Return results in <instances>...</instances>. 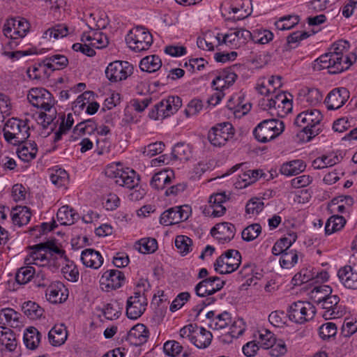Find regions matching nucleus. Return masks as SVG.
Listing matches in <instances>:
<instances>
[{
  "label": "nucleus",
  "mask_w": 357,
  "mask_h": 357,
  "mask_svg": "<svg viewBox=\"0 0 357 357\" xmlns=\"http://www.w3.org/2000/svg\"><path fill=\"white\" fill-rule=\"evenodd\" d=\"M161 66L162 61L160 58L155 54L144 57L139 63L140 69L147 73H154L159 70Z\"/></svg>",
  "instance_id": "e433bc0d"
},
{
  "label": "nucleus",
  "mask_w": 357,
  "mask_h": 357,
  "mask_svg": "<svg viewBox=\"0 0 357 357\" xmlns=\"http://www.w3.org/2000/svg\"><path fill=\"white\" fill-rule=\"evenodd\" d=\"M30 24L24 18H12L3 26V34L7 38H24L29 32Z\"/></svg>",
  "instance_id": "a211bd4d"
},
{
  "label": "nucleus",
  "mask_w": 357,
  "mask_h": 357,
  "mask_svg": "<svg viewBox=\"0 0 357 357\" xmlns=\"http://www.w3.org/2000/svg\"><path fill=\"white\" fill-rule=\"evenodd\" d=\"M315 313V307L311 303L301 301L293 303L287 310L289 320L298 324L312 320Z\"/></svg>",
  "instance_id": "9b49d317"
},
{
  "label": "nucleus",
  "mask_w": 357,
  "mask_h": 357,
  "mask_svg": "<svg viewBox=\"0 0 357 357\" xmlns=\"http://www.w3.org/2000/svg\"><path fill=\"white\" fill-rule=\"evenodd\" d=\"M234 135V128L229 122L218 123L212 127L208 132L210 143L217 147L224 146Z\"/></svg>",
  "instance_id": "f8f14e48"
},
{
  "label": "nucleus",
  "mask_w": 357,
  "mask_h": 357,
  "mask_svg": "<svg viewBox=\"0 0 357 357\" xmlns=\"http://www.w3.org/2000/svg\"><path fill=\"white\" fill-rule=\"evenodd\" d=\"M259 339L257 340L260 348L268 349L273 346L276 339L275 334L267 329H262L259 331Z\"/></svg>",
  "instance_id": "bf43d9fd"
},
{
  "label": "nucleus",
  "mask_w": 357,
  "mask_h": 357,
  "mask_svg": "<svg viewBox=\"0 0 357 357\" xmlns=\"http://www.w3.org/2000/svg\"><path fill=\"white\" fill-rule=\"evenodd\" d=\"M241 255L237 250L230 249L222 253L214 263L215 271L220 274H229L238 268Z\"/></svg>",
  "instance_id": "1a4fd4ad"
},
{
  "label": "nucleus",
  "mask_w": 357,
  "mask_h": 357,
  "mask_svg": "<svg viewBox=\"0 0 357 357\" xmlns=\"http://www.w3.org/2000/svg\"><path fill=\"white\" fill-rule=\"evenodd\" d=\"M163 350L166 355L171 357H177L181 353L183 347L175 340H169L164 344Z\"/></svg>",
  "instance_id": "0e129e2a"
},
{
  "label": "nucleus",
  "mask_w": 357,
  "mask_h": 357,
  "mask_svg": "<svg viewBox=\"0 0 357 357\" xmlns=\"http://www.w3.org/2000/svg\"><path fill=\"white\" fill-rule=\"evenodd\" d=\"M172 155L174 160H188L191 157V151L188 145L177 143L172 149Z\"/></svg>",
  "instance_id": "864d4df0"
},
{
  "label": "nucleus",
  "mask_w": 357,
  "mask_h": 357,
  "mask_svg": "<svg viewBox=\"0 0 357 357\" xmlns=\"http://www.w3.org/2000/svg\"><path fill=\"white\" fill-rule=\"evenodd\" d=\"M346 224L345 218L339 215H332L327 220L325 225L326 234L330 235L341 230Z\"/></svg>",
  "instance_id": "49530a36"
},
{
  "label": "nucleus",
  "mask_w": 357,
  "mask_h": 357,
  "mask_svg": "<svg viewBox=\"0 0 357 357\" xmlns=\"http://www.w3.org/2000/svg\"><path fill=\"white\" fill-rule=\"evenodd\" d=\"M322 119L323 116L319 110L311 109L298 114L294 123L307 135V141H310L321 132Z\"/></svg>",
  "instance_id": "20e7f679"
},
{
  "label": "nucleus",
  "mask_w": 357,
  "mask_h": 357,
  "mask_svg": "<svg viewBox=\"0 0 357 357\" xmlns=\"http://www.w3.org/2000/svg\"><path fill=\"white\" fill-rule=\"evenodd\" d=\"M273 33L266 29H257L251 32L250 40L253 41L255 43L265 45L271 42L273 39Z\"/></svg>",
  "instance_id": "09e8293b"
},
{
  "label": "nucleus",
  "mask_w": 357,
  "mask_h": 357,
  "mask_svg": "<svg viewBox=\"0 0 357 357\" xmlns=\"http://www.w3.org/2000/svg\"><path fill=\"white\" fill-rule=\"evenodd\" d=\"M284 130L282 121L275 119H266L259 123L253 130L255 139L266 143L278 137Z\"/></svg>",
  "instance_id": "0eeeda50"
},
{
  "label": "nucleus",
  "mask_w": 357,
  "mask_h": 357,
  "mask_svg": "<svg viewBox=\"0 0 357 357\" xmlns=\"http://www.w3.org/2000/svg\"><path fill=\"white\" fill-rule=\"evenodd\" d=\"M45 63L48 69L55 71L65 68L68 64V59L63 54H56L46 57Z\"/></svg>",
  "instance_id": "58836bf2"
},
{
  "label": "nucleus",
  "mask_w": 357,
  "mask_h": 357,
  "mask_svg": "<svg viewBox=\"0 0 357 357\" xmlns=\"http://www.w3.org/2000/svg\"><path fill=\"white\" fill-rule=\"evenodd\" d=\"M191 213L188 205L175 206L164 211L160 218V223L166 226L178 224L187 220Z\"/></svg>",
  "instance_id": "2eb2a0df"
},
{
  "label": "nucleus",
  "mask_w": 357,
  "mask_h": 357,
  "mask_svg": "<svg viewBox=\"0 0 357 357\" xmlns=\"http://www.w3.org/2000/svg\"><path fill=\"white\" fill-rule=\"evenodd\" d=\"M174 178V173L171 169H165L152 176L150 185L155 190H162L171 185Z\"/></svg>",
  "instance_id": "bb28decb"
},
{
  "label": "nucleus",
  "mask_w": 357,
  "mask_h": 357,
  "mask_svg": "<svg viewBox=\"0 0 357 357\" xmlns=\"http://www.w3.org/2000/svg\"><path fill=\"white\" fill-rule=\"evenodd\" d=\"M298 261V255L296 250H290L281 254L280 259V266L284 268H290Z\"/></svg>",
  "instance_id": "e2e57ef3"
},
{
  "label": "nucleus",
  "mask_w": 357,
  "mask_h": 357,
  "mask_svg": "<svg viewBox=\"0 0 357 357\" xmlns=\"http://www.w3.org/2000/svg\"><path fill=\"white\" fill-rule=\"evenodd\" d=\"M149 332L146 326L142 324L134 326L127 335V340L130 344L140 346L148 340Z\"/></svg>",
  "instance_id": "cd10ccee"
},
{
  "label": "nucleus",
  "mask_w": 357,
  "mask_h": 357,
  "mask_svg": "<svg viewBox=\"0 0 357 357\" xmlns=\"http://www.w3.org/2000/svg\"><path fill=\"white\" fill-rule=\"evenodd\" d=\"M58 261L65 264V266L61 268V272L63 276L69 281L76 282L79 279V271L77 266L73 261L69 260L66 256L65 253L63 257L58 256Z\"/></svg>",
  "instance_id": "2f4dec72"
},
{
  "label": "nucleus",
  "mask_w": 357,
  "mask_h": 357,
  "mask_svg": "<svg viewBox=\"0 0 357 357\" xmlns=\"http://www.w3.org/2000/svg\"><path fill=\"white\" fill-rule=\"evenodd\" d=\"M10 215L13 224L22 227L29 222L31 213L29 207L17 206L13 208Z\"/></svg>",
  "instance_id": "7c9ffc66"
},
{
  "label": "nucleus",
  "mask_w": 357,
  "mask_h": 357,
  "mask_svg": "<svg viewBox=\"0 0 357 357\" xmlns=\"http://www.w3.org/2000/svg\"><path fill=\"white\" fill-rule=\"evenodd\" d=\"M349 98V92L346 88H335L327 95L325 103L328 109L335 110L342 107Z\"/></svg>",
  "instance_id": "aec40b11"
},
{
  "label": "nucleus",
  "mask_w": 357,
  "mask_h": 357,
  "mask_svg": "<svg viewBox=\"0 0 357 357\" xmlns=\"http://www.w3.org/2000/svg\"><path fill=\"white\" fill-rule=\"evenodd\" d=\"M212 333L203 327L199 328V333L190 337V342L197 348L204 349L208 347L212 340Z\"/></svg>",
  "instance_id": "c03bdc74"
},
{
  "label": "nucleus",
  "mask_w": 357,
  "mask_h": 357,
  "mask_svg": "<svg viewBox=\"0 0 357 357\" xmlns=\"http://www.w3.org/2000/svg\"><path fill=\"white\" fill-rule=\"evenodd\" d=\"M261 232V225L258 223H253L243 230L241 236L243 241L250 242L257 238Z\"/></svg>",
  "instance_id": "680f3d73"
},
{
  "label": "nucleus",
  "mask_w": 357,
  "mask_h": 357,
  "mask_svg": "<svg viewBox=\"0 0 357 357\" xmlns=\"http://www.w3.org/2000/svg\"><path fill=\"white\" fill-rule=\"evenodd\" d=\"M56 217L61 225H71L78 219L79 215L73 208L66 205L58 210Z\"/></svg>",
  "instance_id": "72a5a7b5"
},
{
  "label": "nucleus",
  "mask_w": 357,
  "mask_h": 357,
  "mask_svg": "<svg viewBox=\"0 0 357 357\" xmlns=\"http://www.w3.org/2000/svg\"><path fill=\"white\" fill-rule=\"evenodd\" d=\"M229 199V197L225 192H218L211 195L209 198V206L207 212L204 213L211 215L213 217H221L226 212V207L223 205Z\"/></svg>",
  "instance_id": "4be33fe9"
},
{
  "label": "nucleus",
  "mask_w": 357,
  "mask_h": 357,
  "mask_svg": "<svg viewBox=\"0 0 357 357\" xmlns=\"http://www.w3.org/2000/svg\"><path fill=\"white\" fill-rule=\"evenodd\" d=\"M22 310L25 316L31 320L40 319L44 314V310L33 301H26L22 304Z\"/></svg>",
  "instance_id": "f704fd0d"
},
{
  "label": "nucleus",
  "mask_w": 357,
  "mask_h": 357,
  "mask_svg": "<svg viewBox=\"0 0 357 357\" xmlns=\"http://www.w3.org/2000/svg\"><path fill=\"white\" fill-rule=\"evenodd\" d=\"M349 48L350 43L346 40H339L333 43L326 53L314 61V70L328 69L330 74H338L348 70L357 60L356 53L346 54Z\"/></svg>",
  "instance_id": "f257e3e1"
},
{
  "label": "nucleus",
  "mask_w": 357,
  "mask_h": 357,
  "mask_svg": "<svg viewBox=\"0 0 357 357\" xmlns=\"http://www.w3.org/2000/svg\"><path fill=\"white\" fill-rule=\"evenodd\" d=\"M27 98L33 107L44 111H49L55 102L52 93L44 88H32L29 91Z\"/></svg>",
  "instance_id": "4468645a"
},
{
  "label": "nucleus",
  "mask_w": 357,
  "mask_h": 357,
  "mask_svg": "<svg viewBox=\"0 0 357 357\" xmlns=\"http://www.w3.org/2000/svg\"><path fill=\"white\" fill-rule=\"evenodd\" d=\"M251 32L243 28L230 29L229 32L222 36V43L231 49H238L244 47L249 41Z\"/></svg>",
  "instance_id": "dca6fc26"
},
{
  "label": "nucleus",
  "mask_w": 357,
  "mask_h": 357,
  "mask_svg": "<svg viewBox=\"0 0 357 357\" xmlns=\"http://www.w3.org/2000/svg\"><path fill=\"white\" fill-rule=\"evenodd\" d=\"M123 304L115 301L112 303H107L103 309V314L106 319L109 320L116 319L119 317Z\"/></svg>",
  "instance_id": "4d7b16f0"
},
{
  "label": "nucleus",
  "mask_w": 357,
  "mask_h": 357,
  "mask_svg": "<svg viewBox=\"0 0 357 357\" xmlns=\"http://www.w3.org/2000/svg\"><path fill=\"white\" fill-rule=\"evenodd\" d=\"M175 246L182 256H185L192 250V240L187 236L178 235L175 238Z\"/></svg>",
  "instance_id": "3c124183"
},
{
  "label": "nucleus",
  "mask_w": 357,
  "mask_h": 357,
  "mask_svg": "<svg viewBox=\"0 0 357 357\" xmlns=\"http://www.w3.org/2000/svg\"><path fill=\"white\" fill-rule=\"evenodd\" d=\"M261 106L264 109L270 110L272 115L284 117L292 109V102L284 92H279L271 98L263 100Z\"/></svg>",
  "instance_id": "9d476101"
},
{
  "label": "nucleus",
  "mask_w": 357,
  "mask_h": 357,
  "mask_svg": "<svg viewBox=\"0 0 357 357\" xmlns=\"http://www.w3.org/2000/svg\"><path fill=\"white\" fill-rule=\"evenodd\" d=\"M231 322L232 318L230 313L224 311L210 321L208 326L213 330H220L228 326Z\"/></svg>",
  "instance_id": "8fccbe9b"
},
{
  "label": "nucleus",
  "mask_w": 357,
  "mask_h": 357,
  "mask_svg": "<svg viewBox=\"0 0 357 357\" xmlns=\"http://www.w3.org/2000/svg\"><path fill=\"white\" fill-rule=\"evenodd\" d=\"M337 331L335 324L328 322L319 327V335L324 340L329 339L336 335Z\"/></svg>",
  "instance_id": "774afa93"
},
{
  "label": "nucleus",
  "mask_w": 357,
  "mask_h": 357,
  "mask_svg": "<svg viewBox=\"0 0 357 357\" xmlns=\"http://www.w3.org/2000/svg\"><path fill=\"white\" fill-rule=\"evenodd\" d=\"M31 250L26 257L25 261L28 264H33L43 268L50 269L52 267L56 270L60 266L58 261V256L63 257L65 250L59 248L55 240H49L33 246H30Z\"/></svg>",
  "instance_id": "f03ea898"
},
{
  "label": "nucleus",
  "mask_w": 357,
  "mask_h": 357,
  "mask_svg": "<svg viewBox=\"0 0 357 357\" xmlns=\"http://www.w3.org/2000/svg\"><path fill=\"white\" fill-rule=\"evenodd\" d=\"M135 248L143 254L153 253L158 249V242L153 238H143L135 243Z\"/></svg>",
  "instance_id": "de8ad7c7"
},
{
  "label": "nucleus",
  "mask_w": 357,
  "mask_h": 357,
  "mask_svg": "<svg viewBox=\"0 0 357 357\" xmlns=\"http://www.w3.org/2000/svg\"><path fill=\"white\" fill-rule=\"evenodd\" d=\"M305 168V162L297 159L283 163L280 168V172L283 175L291 176L304 172Z\"/></svg>",
  "instance_id": "473e14b6"
},
{
  "label": "nucleus",
  "mask_w": 357,
  "mask_h": 357,
  "mask_svg": "<svg viewBox=\"0 0 357 357\" xmlns=\"http://www.w3.org/2000/svg\"><path fill=\"white\" fill-rule=\"evenodd\" d=\"M3 132L5 140L14 146L25 142L30 135L27 122L17 118L8 119L4 125Z\"/></svg>",
  "instance_id": "423d86ee"
},
{
  "label": "nucleus",
  "mask_w": 357,
  "mask_h": 357,
  "mask_svg": "<svg viewBox=\"0 0 357 357\" xmlns=\"http://www.w3.org/2000/svg\"><path fill=\"white\" fill-rule=\"evenodd\" d=\"M312 34L307 31H294L287 37V42L283 46V51H289L297 47L300 42L307 38Z\"/></svg>",
  "instance_id": "79ce46f5"
},
{
  "label": "nucleus",
  "mask_w": 357,
  "mask_h": 357,
  "mask_svg": "<svg viewBox=\"0 0 357 357\" xmlns=\"http://www.w3.org/2000/svg\"><path fill=\"white\" fill-rule=\"evenodd\" d=\"M300 21L297 15H287L280 17L274 23L275 28L280 31L289 30L294 28Z\"/></svg>",
  "instance_id": "a18cd8bd"
},
{
  "label": "nucleus",
  "mask_w": 357,
  "mask_h": 357,
  "mask_svg": "<svg viewBox=\"0 0 357 357\" xmlns=\"http://www.w3.org/2000/svg\"><path fill=\"white\" fill-rule=\"evenodd\" d=\"M105 175L115 179V183L120 186L132 190L129 195L131 201L142 199L146 195V190L139 186V176L136 172L130 168L123 169L119 163L111 164L105 169Z\"/></svg>",
  "instance_id": "7ed1b4c3"
},
{
  "label": "nucleus",
  "mask_w": 357,
  "mask_h": 357,
  "mask_svg": "<svg viewBox=\"0 0 357 357\" xmlns=\"http://www.w3.org/2000/svg\"><path fill=\"white\" fill-rule=\"evenodd\" d=\"M0 342L9 351H13L17 347L15 333L5 326H0Z\"/></svg>",
  "instance_id": "4c0bfd02"
},
{
  "label": "nucleus",
  "mask_w": 357,
  "mask_h": 357,
  "mask_svg": "<svg viewBox=\"0 0 357 357\" xmlns=\"http://www.w3.org/2000/svg\"><path fill=\"white\" fill-rule=\"evenodd\" d=\"M133 66L126 61L111 62L105 69L106 77L111 82H118L126 79L133 73Z\"/></svg>",
  "instance_id": "ddd939ff"
},
{
  "label": "nucleus",
  "mask_w": 357,
  "mask_h": 357,
  "mask_svg": "<svg viewBox=\"0 0 357 357\" xmlns=\"http://www.w3.org/2000/svg\"><path fill=\"white\" fill-rule=\"evenodd\" d=\"M317 289V291H325L324 295L319 296L317 300V304L324 310L322 317L326 320L341 317L344 312L341 305H339L340 299L337 295H331V287L322 285Z\"/></svg>",
  "instance_id": "39448f33"
},
{
  "label": "nucleus",
  "mask_w": 357,
  "mask_h": 357,
  "mask_svg": "<svg viewBox=\"0 0 357 357\" xmlns=\"http://www.w3.org/2000/svg\"><path fill=\"white\" fill-rule=\"evenodd\" d=\"M51 270V268L50 269L42 268L36 271L33 276V282L37 287H46L52 283L48 276L49 272Z\"/></svg>",
  "instance_id": "052dcab7"
},
{
  "label": "nucleus",
  "mask_w": 357,
  "mask_h": 357,
  "mask_svg": "<svg viewBox=\"0 0 357 357\" xmlns=\"http://www.w3.org/2000/svg\"><path fill=\"white\" fill-rule=\"evenodd\" d=\"M252 10L251 0H232L229 6V14L234 20H241L248 17Z\"/></svg>",
  "instance_id": "b1692460"
},
{
  "label": "nucleus",
  "mask_w": 357,
  "mask_h": 357,
  "mask_svg": "<svg viewBox=\"0 0 357 357\" xmlns=\"http://www.w3.org/2000/svg\"><path fill=\"white\" fill-rule=\"evenodd\" d=\"M36 269L32 266H24L18 269L15 275V280L18 284H25L33 279Z\"/></svg>",
  "instance_id": "6e6d98bb"
},
{
  "label": "nucleus",
  "mask_w": 357,
  "mask_h": 357,
  "mask_svg": "<svg viewBox=\"0 0 357 357\" xmlns=\"http://www.w3.org/2000/svg\"><path fill=\"white\" fill-rule=\"evenodd\" d=\"M81 260L84 266L93 269L99 268L103 263L100 253L92 248L85 249L82 252Z\"/></svg>",
  "instance_id": "c85d7f7f"
},
{
  "label": "nucleus",
  "mask_w": 357,
  "mask_h": 357,
  "mask_svg": "<svg viewBox=\"0 0 357 357\" xmlns=\"http://www.w3.org/2000/svg\"><path fill=\"white\" fill-rule=\"evenodd\" d=\"M98 129L93 119H89L79 123L73 129V133L77 135H91Z\"/></svg>",
  "instance_id": "603ef678"
},
{
  "label": "nucleus",
  "mask_w": 357,
  "mask_h": 357,
  "mask_svg": "<svg viewBox=\"0 0 357 357\" xmlns=\"http://www.w3.org/2000/svg\"><path fill=\"white\" fill-rule=\"evenodd\" d=\"M63 288L61 282H52L46 289L45 296L47 301L52 303H61L65 301L68 296L62 292Z\"/></svg>",
  "instance_id": "c756f323"
},
{
  "label": "nucleus",
  "mask_w": 357,
  "mask_h": 357,
  "mask_svg": "<svg viewBox=\"0 0 357 357\" xmlns=\"http://www.w3.org/2000/svg\"><path fill=\"white\" fill-rule=\"evenodd\" d=\"M68 178L67 172L61 168L55 169L50 175V180L52 183L59 187L64 185Z\"/></svg>",
  "instance_id": "338daca9"
},
{
  "label": "nucleus",
  "mask_w": 357,
  "mask_h": 357,
  "mask_svg": "<svg viewBox=\"0 0 357 357\" xmlns=\"http://www.w3.org/2000/svg\"><path fill=\"white\" fill-rule=\"evenodd\" d=\"M48 338L53 346L63 344L67 339V331L63 325L54 326L48 333Z\"/></svg>",
  "instance_id": "c9c22d12"
},
{
  "label": "nucleus",
  "mask_w": 357,
  "mask_h": 357,
  "mask_svg": "<svg viewBox=\"0 0 357 357\" xmlns=\"http://www.w3.org/2000/svg\"><path fill=\"white\" fill-rule=\"evenodd\" d=\"M20 317V314L12 308H3L0 310V324L17 327Z\"/></svg>",
  "instance_id": "a19ab883"
},
{
  "label": "nucleus",
  "mask_w": 357,
  "mask_h": 357,
  "mask_svg": "<svg viewBox=\"0 0 357 357\" xmlns=\"http://www.w3.org/2000/svg\"><path fill=\"white\" fill-rule=\"evenodd\" d=\"M146 298L140 292H135L128 298L126 305V315L130 319H137L145 311Z\"/></svg>",
  "instance_id": "6ab92c4d"
},
{
  "label": "nucleus",
  "mask_w": 357,
  "mask_h": 357,
  "mask_svg": "<svg viewBox=\"0 0 357 357\" xmlns=\"http://www.w3.org/2000/svg\"><path fill=\"white\" fill-rule=\"evenodd\" d=\"M47 68L44 59L41 62L35 63L29 68L26 73L30 78L39 79L43 77L50 76V73L47 72Z\"/></svg>",
  "instance_id": "5fc2aeb1"
},
{
  "label": "nucleus",
  "mask_w": 357,
  "mask_h": 357,
  "mask_svg": "<svg viewBox=\"0 0 357 357\" xmlns=\"http://www.w3.org/2000/svg\"><path fill=\"white\" fill-rule=\"evenodd\" d=\"M126 280L123 272L119 270H107L103 273L100 284L103 289L104 287L108 291L109 289H116L120 288L124 283Z\"/></svg>",
  "instance_id": "412c9836"
},
{
  "label": "nucleus",
  "mask_w": 357,
  "mask_h": 357,
  "mask_svg": "<svg viewBox=\"0 0 357 357\" xmlns=\"http://www.w3.org/2000/svg\"><path fill=\"white\" fill-rule=\"evenodd\" d=\"M237 77V75L231 69H224L212 81L211 84L214 89L225 91L234 84Z\"/></svg>",
  "instance_id": "393cba45"
},
{
  "label": "nucleus",
  "mask_w": 357,
  "mask_h": 357,
  "mask_svg": "<svg viewBox=\"0 0 357 357\" xmlns=\"http://www.w3.org/2000/svg\"><path fill=\"white\" fill-rule=\"evenodd\" d=\"M37 152V145L34 142L26 143L22 147L18 148L17 151L18 157L26 162L34 159Z\"/></svg>",
  "instance_id": "37998d69"
},
{
  "label": "nucleus",
  "mask_w": 357,
  "mask_h": 357,
  "mask_svg": "<svg viewBox=\"0 0 357 357\" xmlns=\"http://www.w3.org/2000/svg\"><path fill=\"white\" fill-rule=\"evenodd\" d=\"M41 334L35 327H29L24 333V342L29 349H35L38 347L40 341Z\"/></svg>",
  "instance_id": "ea45409f"
},
{
  "label": "nucleus",
  "mask_w": 357,
  "mask_h": 357,
  "mask_svg": "<svg viewBox=\"0 0 357 357\" xmlns=\"http://www.w3.org/2000/svg\"><path fill=\"white\" fill-rule=\"evenodd\" d=\"M357 332V321L353 319H345L341 328V335L349 337Z\"/></svg>",
  "instance_id": "69168bd1"
},
{
  "label": "nucleus",
  "mask_w": 357,
  "mask_h": 357,
  "mask_svg": "<svg viewBox=\"0 0 357 357\" xmlns=\"http://www.w3.org/2000/svg\"><path fill=\"white\" fill-rule=\"evenodd\" d=\"M235 234V226L227 222L218 223L211 230V234L221 243L231 241Z\"/></svg>",
  "instance_id": "5701e85b"
},
{
  "label": "nucleus",
  "mask_w": 357,
  "mask_h": 357,
  "mask_svg": "<svg viewBox=\"0 0 357 357\" xmlns=\"http://www.w3.org/2000/svg\"><path fill=\"white\" fill-rule=\"evenodd\" d=\"M225 284V281L221 280L219 277H209L202 280L197 284L195 287V291L197 296L199 297H206L211 296L221 290Z\"/></svg>",
  "instance_id": "f3484780"
},
{
  "label": "nucleus",
  "mask_w": 357,
  "mask_h": 357,
  "mask_svg": "<svg viewBox=\"0 0 357 357\" xmlns=\"http://www.w3.org/2000/svg\"><path fill=\"white\" fill-rule=\"evenodd\" d=\"M341 284L347 289H357V271L349 265L341 267L337 271Z\"/></svg>",
  "instance_id": "a878e982"
},
{
  "label": "nucleus",
  "mask_w": 357,
  "mask_h": 357,
  "mask_svg": "<svg viewBox=\"0 0 357 357\" xmlns=\"http://www.w3.org/2000/svg\"><path fill=\"white\" fill-rule=\"evenodd\" d=\"M68 33V26L63 24H58L45 31L43 33V38H51L53 37L55 39H58L66 36Z\"/></svg>",
  "instance_id": "13d9d810"
},
{
  "label": "nucleus",
  "mask_w": 357,
  "mask_h": 357,
  "mask_svg": "<svg viewBox=\"0 0 357 357\" xmlns=\"http://www.w3.org/2000/svg\"><path fill=\"white\" fill-rule=\"evenodd\" d=\"M128 47L136 52L146 51L153 43V36L143 26H137L130 29L126 36Z\"/></svg>",
  "instance_id": "6e6552de"
}]
</instances>
